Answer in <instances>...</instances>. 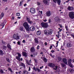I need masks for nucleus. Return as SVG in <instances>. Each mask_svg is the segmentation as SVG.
<instances>
[{
	"instance_id": "nucleus-1",
	"label": "nucleus",
	"mask_w": 74,
	"mask_h": 74,
	"mask_svg": "<svg viewBox=\"0 0 74 74\" xmlns=\"http://www.w3.org/2000/svg\"><path fill=\"white\" fill-rule=\"evenodd\" d=\"M23 26L25 27L26 30L27 32H29L30 29H29V24L27 22H25L23 24Z\"/></svg>"
},
{
	"instance_id": "nucleus-2",
	"label": "nucleus",
	"mask_w": 74,
	"mask_h": 74,
	"mask_svg": "<svg viewBox=\"0 0 74 74\" xmlns=\"http://www.w3.org/2000/svg\"><path fill=\"white\" fill-rule=\"evenodd\" d=\"M44 34L46 35V36H48L49 34H51L52 33V30L49 29L48 30L46 29L44 31Z\"/></svg>"
},
{
	"instance_id": "nucleus-3",
	"label": "nucleus",
	"mask_w": 74,
	"mask_h": 74,
	"mask_svg": "<svg viewBox=\"0 0 74 74\" xmlns=\"http://www.w3.org/2000/svg\"><path fill=\"white\" fill-rule=\"evenodd\" d=\"M69 16L71 19H74V13L73 12H70L69 14Z\"/></svg>"
},
{
	"instance_id": "nucleus-4",
	"label": "nucleus",
	"mask_w": 74,
	"mask_h": 74,
	"mask_svg": "<svg viewBox=\"0 0 74 74\" xmlns=\"http://www.w3.org/2000/svg\"><path fill=\"white\" fill-rule=\"evenodd\" d=\"M41 26L42 27H45V28H47L48 27L47 23H44V22L41 23Z\"/></svg>"
},
{
	"instance_id": "nucleus-5",
	"label": "nucleus",
	"mask_w": 74,
	"mask_h": 74,
	"mask_svg": "<svg viewBox=\"0 0 74 74\" xmlns=\"http://www.w3.org/2000/svg\"><path fill=\"white\" fill-rule=\"evenodd\" d=\"M17 54H18V56H16V58L17 60H18V61H21V54L19 53H17Z\"/></svg>"
},
{
	"instance_id": "nucleus-6",
	"label": "nucleus",
	"mask_w": 74,
	"mask_h": 74,
	"mask_svg": "<svg viewBox=\"0 0 74 74\" xmlns=\"http://www.w3.org/2000/svg\"><path fill=\"white\" fill-rule=\"evenodd\" d=\"M13 38L14 40H16L17 41H18V40L19 39V37L17 35H14Z\"/></svg>"
},
{
	"instance_id": "nucleus-7",
	"label": "nucleus",
	"mask_w": 74,
	"mask_h": 74,
	"mask_svg": "<svg viewBox=\"0 0 74 74\" xmlns=\"http://www.w3.org/2000/svg\"><path fill=\"white\" fill-rule=\"evenodd\" d=\"M71 59H69L68 60V65H69V66L70 67H73V65H72L71 64Z\"/></svg>"
},
{
	"instance_id": "nucleus-8",
	"label": "nucleus",
	"mask_w": 74,
	"mask_h": 74,
	"mask_svg": "<svg viewBox=\"0 0 74 74\" xmlns=\"http://www.w3.org/2000/svg\"><path fill=\"white\" fill-rule=\"evenodd\" d=\"M30 12L32 14H34V13H36V10L35 9L32 8L30 9Z\"/></svg>"
},
{
	"instance_id": "nucleus-9",
	"label": "nucleus",
	"mask_w": 74,
	"mask_h": 74,
	"mask_svg": "<svg viewBox=\"0 0 74 74\" xmlns=\"http://www.w3.org/2000/svg\"><path fill=\"white\" fill-rule=\"evenodd\" d=\"M26 17V20L27 21L28 23H29L32 25V23H33V22L30 21V18H28L27 16Z\"/></svg>"
},
{
	"instance_id": "nucleus-10",
	"label": "nucleus",
	"mask_w": 74,
	"mask_h": 74,
	"mask_svg": "<svg viewBox=\"0 0 74 74\" xmlns=\"http://www.w3.org/2000/svg\"><path fill=\"white\" fill-rule=\"evenodd\" d=\"M62 62L65 64H66L67 65V60L66 59V58H63L62 59Z\"/></svg>"
},
{
	"instance_id": "nucleus-11",
	"label": "nucleus",
	"mask_w": 74,
	"mask_h": 74,
	"mask_svg": "<svg viewBox=\"0 0 74 74\" xmlns=\"http://www.w3.org/2000/svg\"><path fill=\"white\" fill-rule=\"evenodd\" d=\"M67 9L69 11H73L74 10V8L73 6H69L67 8Z\"/></svg>"
},
{
	"instance_id": "nucleus-12",
	"label": "nucleus",
	"mask_w": 74,
	"mask_h": 74,
	"mask_svg": "<svg viewBox=\"0 0 74 74\" xmlns=\"http://www.w3.org/2000/svg\"><path fill=\"white\" fill-rule=\"evenodd\" d=\"M53 1L54 3H56L57 1V3L58 5L60 4V3H61L60 0H53Z\"/></svg>"
},
{
	"instance_id": "nucleus-13",
	"label": "nucleus",
	"mask_w": 74,
	"mask_h": 74,
	"mask_svg": "<svg viewBox=\"0 0 74 74\" xmlns=\"http://www.w3.org/2000/svg\"><path fill=\"white\" fill-rule=\"evenodd\" d=\"M46 15L47 16H50L51 15V12L50 11H48L46 12Z\"/></svg>"
},
{
	"instance_id": "nucleus-14",
	"label": "nucleus",
	"mask_w": 74,
	"mask_h": 74,
	"mask_svg": "<svg viewBox=\"0 0 74 74\" xmlns=\"http://www.w3.org/2000/svg\"><path fill=\"white\" fill-rule=\"evenodd\" d=\"M36 51V50L34 48V47H32L30 49V51L32 53H33V52H34Z\"/></svg>"
},
{
	"instance_id": "nucleus-15",
	"label": "nucleus",
	"mask_w": 74,
	"mask_h": 74,
	"mask_svg": "<svg viewBox=\"0 0 74 74\" xmlns=\"http://www.w3.org/2000/svg\"><path fill=\"white\" fill-rule=\"evenodd\" d=\"M66 46L68 48H71L72 47V45L70 43H68L66 44Z\"/></svg>"
},
{
	"instance_id": "nucleus-16",
	"label": "nucleus",
	"mask_w": 74,
	"mask_h": 74,
	"mask_svg": "<svg viewBox=\"0 0 74 74\" xmlns=\"http://www.w3.org/2000/svg\"><path fill=\"white\" fill-rule=\"evenodd\" d=\"M55 21L56 22H58V21H60L61 20L60 19V18H59V17L58 16H56L55 18Z\"/></svg>"
},
{
	"instance_id": "nucleus-17",
	"label": "nucleus",
	"mask_w": 74,
	"mask_h": 74,
	"mask_svg": "<svg viewBox=\"0 0 74 74\" xmlns=\"http://www.w3.org/2000/svg\"><path fill=\"white\" fill-rule=\"evenodd\" d=\"M30 30L31 31H33L35 30V28L33 26H32L30 28Z\"/></svg>"
},
{
	"instance_id": "nucleus-18",
	"label": "nucleus",
	"mask_w": 74,
	"mask_h": 74,
	"mask_svg": "<svg viewBox=\"0 0 74 74\" xmlns=\"http://www.w3.org/2000/svg\"><path fill=\"white\" fill-rule=\"evenodd\" d=\"M19 66H22L23 67L24 69L25 68V65L23 63H21V64H19Z\"/></svg>"
},
{
	"instance_id": "nucleus-19",
	"label": "nucleus",
	"mask_w": 74,
	"mask_h": 74,
	"mask_svg": "<svg viewBox=\"0 0 74 74\" xmlns=\"http://www.w3.org/2000/svg\"><path fill=\"white\" fill-rule=\"evenodd\" d=\"M23 56L26 57L27 56V53L25 52H23L22 53Z\"/></svg>"
},
{
	"instance_id": "nucleus-20",
	"label": "nucleus",
	"mask_w": 74,
	"mask_h": 74,
	"mask_svg": "<svg viewBox=\"0 0 74 74\" xmlns=\"http://www.w3.org/2000/svg\"><path fill=\"white\" fill-rule=\"evenodd\" d=\"M4 14L3 13H2L0 16V18L1 19H2L3 16H4Z\"/></svg>"
},
{
	"instance_id": "nucleus-21",
	"label": "nucleus",
	"mask_w": 74,
	"mask_h": 74,
	"mask_svg": "<svg viewBox=\"0 0 74 74\" xmlns=\"http://www.w3.org/2000/svg\"><path fill=\"white\" fill-rule=\"evenodd\" d=\"M41 32L39 31H37V32H36V34L38 36H39V35H40L41 34Z\"/></svg>"
},
{
	"instance_id": "nucleus-22",
	"label": "nucleus",
	"mask_w": 74,
	"mask_h": 74,
	"mask_svg": "<svg viewBox=\"0 0 74 74\" xmlns=\"http://www.w3.org/2000/svg\"><path fill=\"white\" fill-rule=\"evenodd\" d=\"M43 1L45 4H48V1L47 0H43Z\"/></svg>"
},
{
	"instance_id": "nucleus-23",
	"label": "nucleus",
	"mask_w": 74,
	"mask_h": 74,
	"mask_svg": "<svg viewBox=\"0 0 74 74\" xmlns=\"http://www.w3.org/2000/svg\"><path fill=\"white\" fill-rule=\"evenodd\" d=\"M4 25H5V24H4V23H2V24H1L0 26H2V29H3V27H4Z\"/></svg>"
},
{
	"instance_id": "nucleus-24",
	"label": "nucleus",
	"mask_w": 74,
	"mask_h": 74,
	"mask_svg": "<svg viewBox=\"0 0 74 74\" xmlns=\"http://www.w3.org/2000/svg\"><path fill=\"white\" fill-rule=\"evenodd\" d=\"M34 41H35V42L36 43V44H38V41L37 40V39L36 38H35L34 39Z\"/></svg>"
},
{
	"instance_id": "nucleus-25",
	"label": "nucleus",
	"mask_w": 74,
	"mask_h": 74,
	"mask_svg": "<svg viewBox=\"0 0 74 74\" xmlns=\"http://www.w3.org/2000/svg\"><path fill=\"white\" fill-rule=\"evenodd\" d=\"M7 47L8 48H9L10 49H11V45H10L9 44H8Z\"/></svg>"
},
{
	"instance_id": "nucleus-26",
	"label": "nucleus",
	"mask_w": 74,
	"mask_h": 74,
	"mask_svg": "<svg viewBox=\"0 0 74 74\" xmlns=\"http://www.w3.org/2000/svg\"><path fill=\"white\" fill-rule=\"evenodd\" d=\"M61 65L62 66V67H65V66H66V65L65 64L63 63H61Z\"/></svg>"
},
{
	"instance_id": "nucleus-27",
	"label": "nucleus",
	"mask_w": 74,
	"mask_h": 74,
	"mask_svg": "<svg viewBox=\"0 0 74 74\" xmlns=\"http://www.w3.org/2000/svg\"><path fill=\"white\" fill-rule=\"evenodd\" d=\"M19 29L21 31H23V27H20V28H19Z\"/></svg>"
},
{
	"instance_id": "nucleus-28",
	"label": "nucleus",
	"mask_w": 74,
	"mask_h": 74,
	"mask_svg": "<svg viewBox=\"0 0 74 74\" xmlns=\"http://www.w3.org/2000/svg\"><path fill=\"white\" fill-rule=\"evenodd\" d=\"M23 72L24 74H28V72L26 70L24 71Z\"/></svg>"
},
{
	"instance_id": "nucleus-29",
	"label": "nucleus",
	"mask_w": 74,
	"mask_h": 74,
	"mask_svg": "<svg viewBox=\"0 0 74 74\" xmlns=\"http://www.w3.org/2000/svg\"><path fill=\"white\" fill-rule=\"evenodd\" d=\"M2 48H3V49H5V50H6V48H7V46H2Z\"/></svg>"
},
{
	"instance_id": "nucleus-30",
	"label": "nucleus",
	"mask_w": 74,
	"mask_h": 74,
	"mask_svg": "<svg viewBox=\"0 0 74 74\" xmlns=\"http://www.w3.org/2000/svg\"><path fill=\"white\" fill-rule=\"evenodd\" d=\"M43 61L45 63H47V58H44L43 59Z\"/></svg>"
},
{
	"instance_id": "nucleus-31",
	"label": "nucleus",
	"mask_w": 74,
	"mask_h": 74,
	"mask_svg": "<svg viewBox=\"0 0 74 74\" xmlns=\"http://www.w3.org/2000/svg\"><path fill=\"white\" fill-rule=\"evenodd\" d=\"M3 55V51L1 50H0V55Z\"/></svg>"
},
{
	"instance_id": "nucleus-32",
	"label": "nucleus",
	"mask_w": 74,
	"mask_h": 74,
	"mask_svg": "<svg viewBox=\"0 0 74 74\" xmlns=\"http://www.w3.org/2000/svg\"><path fill=\"white\" fill-rule=\"evenodd\" d=\"M52 64V63H49L48 64V66H49V67H51V66H51Z\"/></svg>"
},
{
	"instance_id": "nucleus-33",
	"label": "nucleus",
	"mask_w": 74,
	"mask_h": 74,
	"mask_svg": "<svg viewBox=\"0 0 74 74\" xmlns=\"http://www.w3.org/2000/svg\"><path fill=\"white\" fill-rule=\"evenodd\" d=\"M55 66V64H53L52 63L51 64V67H52L53 68Z\"/></svg>"
},
{
	"instance_id": "nucleus-34",
	"label": "nucleus",
	"mask_w": 74,
	"mask_h": 74,
	"mask_svg": "<svg viewBox=\"0 0 74 74\" xmlns=\"http://www.w3.org/2000/svg\"><path fill=\"white\" fill-rule=\"evenodd\" d=\"M22 3H23V1H21L19 3L20 6H21L22 5Z\"/></svg>"
},
{
	"instance_id": "nucleus-35",
	"label": "nucleus",
	"mask_w": 74,
	"mask_h": 74,
	"mask_svg": "<svg viewBox=\"0 0 74 74\" xmlns=\"http://www.w3.org/2000/svg\"><path fill=\"white\" fill-rule=\"evenodd\" d=\"M69 71L70 72V73H72V72H73V71H74V69H69Z\"/></svg>"
},
{
	"instance_id": "nucleus-36",
	"label": "nucleus",
	"mask_w": 74,
	"mask_h": 74,
	"mask_svg": "<svg viewBox=\"0 0 74 74\" xmlns=\"http://www.w3.org/2000/svg\"><path fill=\"white\" fill-rule=\"evenodd\" d=\"M33 69L35 71H37V68L36 69V68H35V67L34 66L33 68Z\"/></svg>"
},
{
	"instance_id": "nucleus-37",
	"label": "nucleus",
	"mask_w": 74,
	"mask_h": 74,
	"mask_svg": "<svg viewBox=\"0 0 74 74\" xmlns=\"http://www.w3.org/2000/svg\"><path fill=\"white\" fill-rule=\"evenodd\" d=\"M8 70H9V71H10L11 73H12L13 71H12V69H11L9 68H8Z\"/></svg>"
},
{
	"instance_id": "nucleus-38",
	"label": "nucleus",
	"mask_w": 74,
	"mask_h": 74,
	"mask_svg": "<svg viewBox=\"0 0 74 74\" xmlns=\"http://www.w3.org/2000/svg\"><path fill=\"white\" fill-rule=\"evenodd\" d=\"M58 59L59 60V61H61L62 60V58L60 57H58Z\"/></svg>"
},
{
	"instance_id": "nucleus-39",
	"label": "nucleus",
	"mask_w": 74,
	"mask_h": 74,
	"mask_svg": "<svg viewBox=\"0 0 74 74\" xmlns=\"http://www.w3.org/2000/svg\"><path fill=\"white\" fill-rule=\"evenodd\" d=\"M56 68H54L53 69V70H57V69H58V67L57 66H55Z\"/></svg>"
},
{
	"instance_id": "nucleus-40",
	"label": "nucleus",
	"mask_w": 74,
	"mask_h": 74,
	"mask_svg": "<svg viewBox=\"0 0 74 74\" xmlns=\"http://www.w3.org/2000/svg\"><path fill=\"white\" fill-rule=\"evenodd\" d=\"M50 56H51V57H52V58H53L54 57V56H55V55H54H54H53V56H52V54H51V53H50Z\"/></svg>"
},
{
	"instance_id": "nucleus-41",
	"label": "nucleus",
	"mask_w": 74,
	"mask_h": 74,
	"mask_svg": "<svg viewBox=\"0 0 74 74\" xmlns=\"http://www.w3.org/2000/svg\"><path fill=\"white\" fill-rule=\"evenodd\" d=\"M26 63L28 65H31V64H29V62L28 61H27H27H26Z\"/></svg>"
},
{
	"instance_id": "nucleus-42",
	"label": "nucleus",
	"mask_w": 74,
	"mask_h": 74,
	"mask_svg": "<svg viewBox=\"0 0 74 74\" xmlns=\"http://www.w3.org/2000/svg\"><path fill=\"white\" fill-rule=\"evenodd\" d=\"M16 16H20V13H18L16 14Z\"/></svg>"
},
{
	"instance_id": "nucleus-43",
	"label": "nucleus",
	"mask_w": 74,
	"mask_h": 74,
	"mask_svg": "<svg viewBox=\"0 0 74 74\" xmlns=\"http://www.w3.org/2000/svg\"><path fill=\"white\" fill-rule=\"evenodd\" d=\"M0 72L1 73H4V72L3 71V70L1 69L0 71Z\"/></svg>"
},
{
	"instance_id": "nucleus-44",
	"label": "nucleus",
	"mask_w": 74,
	"mask_h": 74,
	"mask_svg": "<svg viewBox=\"0 0 74 74\" xmlns=\"http://www.w3.org/2000/svg\"><path fill=\"white\" fill-rule=\"evenodd\" d=\"M34 61H35V63H37V60H36V59H34Z\"/></svg>"
},
{
	"instance_id": "nucleus-45",
	"label": "nucleus",
	"mask_w": 74,
	"mask_h": 74,
	"mask_svg": "<svg viewBox=\"0 0 74 74\" xmlns=\"http://www.w3.org/2000/svg\"><path fill=\"white\" fill-rule=\"evenodd\" d=\"M6 60H7V61L8 62H10V60L8 58H6Z\"/></svg>"
},
{
	"instance_id": "nucleus-46",
	"label": "nucleus",
	"mask_w": 74,
	"mask_h": 74,
	"mask_svg": "<svg viewBox=\"0 0 74 74\" xmlns=\"http://www.w3.org/2000/svg\"><path fill=\"white\" fill-rule=\"evenodd\" d=\"M65 28H66L67 31L68 30V28L67 27V26H65Z\"/></svg>"
},
{
	"instance_id": "nucleus-47",
	"label": "nucleus",
	"mask_w": 74,
	"mask_h": 74,
	"mask_svg": "<svg viewBox=\"0 0 74 74\" xmlns=\"http://www.w3.org/2000/svg\"><path fill=\"white\" fill-rule=\"evenodd\" d=\"M51 52L52 53H53V52H55V51L54 50H52L51 51Z\"/></svg>"
},
{
	"instance_id": "nucleus-48",
	"label": "nucleus",
	"mask_w": 74,
	"mask_h": 74,
	"mask_svg": "<svg viewBox=\"0 0 74 74\" xmlns=\"http://www.w3.org/2000/svg\"><path fill=\"white\" fill-rule=\"evenodd\" d=\"M17 43L18 45H21L20 42H19V41H18Z\"/></svg>"
},
{
	"instance_id": "nucleus-49",
	"label": "nucleus",
	"mask_w": 74,
	"mask_h": 74,
	"mask_svg": "<svg viewBox=\"0 0 74 74\" xmlns=\"http://www.w3.org/2000/svg\"><path fill=\"white\" fill-rule=\"evenodd\" d=\"M2 43H3V44H5V42H4L3 40L2 41Z\"/></svg>"
},
{
	"instance_id": "nucleus-50",
	"label": "nucleus",
	"mask_w": 74,
	"mask_h": 74,
	"mask_svg": "<svg viewBox=\"0 0 74 74\" xmlns=\"http://www.w3.org/2000/svg\"><path fill=\"white\" fill-rule=\"evenodd\" d=\"M37 4H38V5H40V3L38 2L37 3Z\"/></svg>"
},
{
	"instance_id": "nucleus-51",
	"label": "nucleus",
	"mask_w": 74,
	"mask_h": 74,
	"mask_svg": "<svg viewBox=\"0 0 74 74\" xmlns=\"http://www.w3.org/2000/svg\"><path fill=\"white\" fill-rule=\"evenodd\" d=\"M36 69L37 70L38 72H40V70L39 69H38V68H36Z\"/></svg>"
},
{
	"instance_id": "nucleus-52",
	"label": "nucleus",
	"mask_w": 74,
	"mask_h": 74,
	"mask_svg": "<svg viewBox=\"0 0 74 74\" xmlns=\"http://www.w3.org/2000/svg\"><path fill=\"white\" fill-rule=\"evenodd\" d=\"M23 43H25V42H26L25 41V40H23Z\"/></svg>"
},
{
	"instance_id": "nucleus-53",
	"label": "nucleus",
	"mask_w": 74,
	"mask_h": 74,
	"mask_svg": "<svg viewBox=\"0 0 74 74\" xmlns=\"http://www.w3.org/2000/svg\"><path fill=\"white\" fill-rule=\"evenodd\" d=\"M52 48V46H51L50 47H49V49H51Z\"/></svg>"
},
{
	"instance_id": "nucleus-54",
	"label": "nucleus",
	"mask_w": 74,
	"mask_h": 74,
	"mask_svg": "<svg viewBox=\"0 0 74 74\" xmlns=\"http://www.w3.org/2000/svg\"><path fill=\"white\" fill-rule=\"evenodd\" d=\"M48 21H49V23H51V20L50 19H49V20H48Z\"/></svg>"
},
{
	"instance_id": "nucleus-55",
	"label": "nucleus",
	"mask_w": 74,
	"mask_h": 74,
	"mask_svg": "<svg viewBox=\"0 0 74 74\" xmlns=\"http://www.w3.org/2000/svg\"><path fill=\"white\" fill-rule=\"evenodd\" d=\"M37 49H39V45H38Z\"/></svg>"
},
{
	"instance_id": "nucleus-56",
	"label": "nucleus",
	"mask_w": 74,
	"mask_h": 74,
	"mask_svg": "<svg viewBox=\"0 0 74 74\" xmlns=\"http://www.w3.org/2000/svg\"><path fill=\"white\" fill-rule=\"evenodd\" d=\"M71 36H72V37L74 38V35L71 34Z\"/></svg>"
},
{
	"instance_id": "nucleus-57",
	"label": "nucleus",
	"mask_w": 74,
	"mask_h": 74,
	"mask_svg": "<svg viewBox=\"0 0 74 74\" xmlns=\"http://www.w3.org/2000/svg\"><path fill=\"white\" fill-rule=\"evenodd\" d=\"M29 70H28V71H30V67H29Z\"/></svg>"
},
{
	"instance_id": "nucleus-58",
	"label": "nucleus",
	"mask_w": 74,
	"mask_h": 74,
	"mask_svg": "<svg viewBox=\"0 0 74 74\" xmlns=\"http://www.w3.org/2000/svg\"><path fill=\"white\" fill-rule=\"evenodd\" d=\"M58 70L59 71H58L57 70L56 72H58V73H59V71H60V70Z\"/></svg>"
},
{
	"instance_id": "nucleus-59",
	"label": "nucleus",
	"mask_w": 74,
	"mask_h": 74,
	"mask_svg": "<svg viewBox=\"0 0 74 74\" xmlns=\"http://www.w3.org/2000/svg\"><path fill=\"white\" fill-rule=\"evenodd\" d=\"M70 0H68V1H66V3H69V1H70Z\"/></svg>"
},
{
	"instance_id": "nucleus-60",
	"label": "nucleus",
	"mask_w": 74,
	"mask_h": 74,
	"mask_svg": "<svg viewBox=\"0 0 74 74\" xmlns=\"http://www.w3.org/2000/svg\"><path fill=\"white\" fill-rule=\"evenodd\" d=\"M43 21H44V22H47V19H45V20H44Z\"/></svg>"
},
{
	"instance_id": "nucleus-61",
	"label": "nucleus",
	"mask_w": 74,
	"mask_h": 74,
	"mask_svg": "<svg viewBox=\"0 0 74 74\" xmlns=\"http://www.w3.org/2000/svg\"><path fill=\"white\" fill-rule=\"evenodd\" d=\"M45 45H47V42H45Z\"/></svg>"
},
{
	"instance_id": "nucleus-62",
	"label": "nucleus",
	"mask_w": 74,
	"mask_h": 74,
	"mask_svg": "<svg viewBox=\"0 0 74 74\" xmlns=\"http://www.w3.org/2000/svg\"><path fill=\"white\" fill-rule=\"evenodd\" d=\"M62 29H59V32H61V31H62Z\"/></svg>"
},
{
	"instance_id": "nucleus-63",
	"label": "nucleus",
	"mask_w": 74,
	"mask_h": 74,
	"mask_svg": "<svg viewBox=\"0 0 74 74\" xmlns=\"http://www.w3.org/2000/svg\"><path fill=\"white\" fill-rule=\"evenodd\" d=\"M26 5H27V4H26V3H25V4L24 5V6L25 7V6H26Z\"/></svg>"
},
{
	"instance_id": "nucleus-64",
	"label": "nucleus",
	"mask_w": 74,
	"mask_h": 74,
	"mask_svg": "<svg viewBox=\"0 0 74 74\" xmlns=\"http://www.w3.org/2000/svg\"><path fill=\"white\" fill-rule=\"evenodd\" d=\"M3 1L6 2L7 1V0H3Z\"/></svg>"
}]
</instances>
